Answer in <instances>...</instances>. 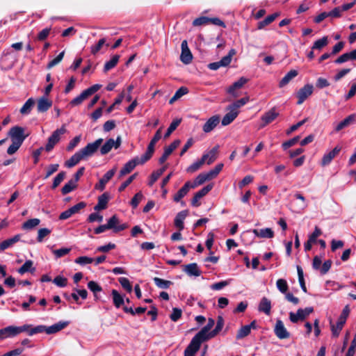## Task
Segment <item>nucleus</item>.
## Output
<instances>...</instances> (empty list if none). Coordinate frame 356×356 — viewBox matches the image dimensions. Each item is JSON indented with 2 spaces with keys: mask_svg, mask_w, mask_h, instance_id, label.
<instances>
[{
  "mask_svg": "<svg viewBox=\"0 0 356 356\" xmlns=\"http://www.w3.org/2000/svg\"><path fill=\"white\" fill-rule=\"evenodd\" d=\"M25 131V128L20 126H14L9 129L8 136L12 143L7 149L8 154H14L22 146L25 139L29 136V134H26Z\"/></svg>",
  "mask_w": 356,
  "mask_h": 356,
  "instance_id": "1",
  "label": "nucleus"
},
{
  "mask_svg": "<svg viewBox=\"0 0 356 356\" xmlns=\"http://www.w3.org/2000/svg\"><path fill=\"white\" fill-rule=\"evenodd\" d=\"M69 324L68 321H59L51 326H46L44 325H39L35 326V329L33 330L35 332L43 333L45 332L47 334H52L58 332Z\"/></svg>",
  "mask_w": 356,
  "mask_h": 356,
  "instance_id": "2",
  "label": "nucleus"
},
{
  "mask_svg": "<svg viewBox=\"0 0 356 356\" xmlns=\"http://www.w3.org/2000/svg\"><path fill=\"white\" fill-rule=\"evenodd\" d=\"M102 87L100 84H95L90 88L83 90L79 96L74 98L70 102V104L72 106H79L82 104V102L88 99L90 96L95 93L98 91Z\"/></svg>",
  "mask_w": 356,
  "mask_h": 356,
  "instance_id": "3",
  "label": "nucleus"
},
{
  "mask_svg": "<svg viewBox=\"0 0 356 356\" xmlns=\"http://www.w3.org/2000/svg\"><path fill=\"white\" fill-rule=\"evenodd\" d=\"M350 314L349 306L346 305L343 309L341 314L339 316V318L337 322L336 325H331V330L332 335L335 337H337L342 330L344 324L346 323V319Z\"/></svg>",
  "mask_w": 356,
  "mask_h": 356,
  "instance_id": "4",
  "label": "nucleus"
},
{
  "mask_svg": "<svg viewBox=\"0 0 356 356\" xmlns=\"http://www.w3.org/2000/svg\"><path fill=\"white\" fill-rule=\"evenodd\" d=\"M67 131L65 126H62L60 129H57L55 130L52 134L49 137L47 143L44 147L47 152L51 151L56 144H57L60 140V136L62 134H64Z\"/></svg>",
  "mask_w": 356,
  "mask_h": 356,
  "instance_id": "5",
  "label": "nucleus"
},
{
  "mask_svg": "<svg viewBox=\"0 0 356 356\" xmlns=\"http://www.w3.org/2000/svg\"><path fill=\"white\" fill-rule=\"evenodd\" d=\"M103 138H98L93 143H88L86 147L79 150L84 159L92 156L99 148L103 143Z\"/></svg>",
  "mask_w": 356,
  "mask_h": 356,
  "instance_id": "6",
  "label": "nucleus"
},
{
  "mask_svg": "<svg viewBox=\"0 0 356 356\" xmlns=\"http://www.w3.org/2000/svg\"><path fill=\"white\" fill-rule=\"evenodd\" d=\"M203 339L195 335L191 341L188 346L184 350V356H195L200 350L202 343L204 342Z\"/></svg>",
  "mask_w": 356,
  "mask_h": 356,
  "instance_id": "7",
  "label": "nucleus"
},
{
  "mask_svg": "<svg viewBox=\"0 0 356 356\" xmlns=\"http://www.w3.org/2000/svg\"><path fill=\"white\" fill-rule=\"evenodd\" d=\"M235 54H236V50L234 49H232L229 51L228 54L227 56H224L223 58H222V59L220 61L209 63L208 65V68L211 70H217L220 67L228 66L232 61V56Z\"/></svg>",
  "mask_w": 356,
  "mask_h": 356,
  "instance_id": "8",
  "label": "nucleus"
},
{
  "mask_svg": "<svg viewBox=\"0 0 356 356\" xmlns=\"http://www.w3.org/2000/svg\"><path fill=\"white\" fill-rule=\"evenodd\" d=\"M313 312L314 308L312 307H306L305 309H298L296 314H294L293 312L289 313V319L292 323H296L299 320L302 321L305 319L306 317Z\"/></svg>",
  "mask_w": 356,
  "mask_h": 356,
  "instance_id": "9",
  "label": "nucleus"
},
{
  "mask_svg": "<svg viewBox=\"0 0 356 356\" xmlns=\"http://www.w3.org/2000/svg\"><path fill=\"white\" fill-rule=\"evenodd\" d=\"M109 229H113L114 233H118L126 229L128 227L127 223H120V219L116 215L112 216L107 221Z\"/></svg>",
  "mask_w": 356,
  "mask_h": 356,
  "instance_id": "10",
  "label": "nucleus"
},
{
  "mask_svg": "<svg viewBox=\"0 0 356 356\" xmlns=\"http://www.w3.org/2000/svg\"><path fill=\"white\" fill-rule=\"evenodd\" d=\"M213 187V184H209L206 186L203 187L197 193H195L191 200V205L195 207H199L200 205L199 200L204 196H205L209 192H210L212 190Z\"/></svg>",
  "mask_w": 356,
  "mask_h": 356,
  "instance_id": "11",
  "label": "nucleus"
},
{
  "mask_svg": "<svg viewBox=\"0 0 356 356\" xmlns=\"http://www.w3.org/2000/svg\"><path fill=\"white\" fill-rule=\"evenodd\" d=\"M313 89L314 87L312 84H306L301 88L297 92V97L298 99L297 104H302L312 94Z\"/></svg>",
  "mask_w": 356,
  "mask_h": 356,
  "instance_id": "12",
  "label": "nucleus"
},
{
  "mask_svg": "<svg viewBox=\"0 0 356 356\" xmlns=\"http://www.w3.org/2000/svg\"><path fill=\"white\" fill-rule=\"evenodd\" d=\"M274 332L276 337L280 339H289L290 337V333L287 331L284 325L280 319L277 320Z\"/></svg>",
  "mask_w": 356,
  "mask_h": 356,
  "instance_id": "13",
  "label": "nucleus"
},
{
  "mask_svg": "<svg viewBox=\"0 0 356 356\" xmlns=\"http://www.w3.org/2000/svg\"><path fill=\"white\" fill-rule=\"evenodd\" d=\"M215 325V321L209 318L208 319L207 324L203 327L200 332H198L195 335H197L198 337L201 338L204 341H207L210 339H212L213 337H211L209 335V332H211V329Z\"/></svg>",
  "mask_w": 356,
  "mask_h": 356,
  "instance_id": "14",
  "label": "nucleus"
},
{
  "mask_svg": "<svg viewBox=\"0 0 356 356\" xmlns=\"http://www.w3.org/2000/svg\"><path fill=\"white\" fill-rule=\"evenodd\" d=\"M279 115V113L276 111L275 107L272 108L268 111L264 113L261 117V124L260 127L261 128L266 127L268 124L271 123L275 120Z\"/></svg>",
  "mask_w": 356,
  "mask_h": 356,
  "instance_id": "15",
  "label": "nucleus"
},
{
  "mask_svg": "<svg viewBox=\"0 0 356 356\" xmlns=\"http://www.w3.org/2000/svg\"><path fill=\"white\" fill-rule=\"evenodd\" d=\"M181 53L180 56V60L184 64L188 65L191 63L193 60V55L188 47L186 40H183L181 42Z\"/></svg>",
  "mask_w": 356,
  "mask_h": 356,
  "instance_id": "16",
  "label": "nucleus"
},
{
  "mask_svg": "<svg viewBox=\"0 0 356 356\" xmlns=\"http://www.w3.org/2000/svg\"><path fill=\"white\" fill-rule=\"evenodd\" d=\"M181 143V140L179 139L175 140L170 145L165 147L164 152L162 156L159 158V162L160 164H163L166 161L168 156L176 149Z\"/></svg>",
  "mask_w": 356,
  "mask_h": 356,
  "instance_id": "17",
  "label": "nucleus"
},
{
  "mask_svg": "<svg viewBox=\"0 0 356 356\" xmlns=\"http://www.w3.org/2000/svg\"><path fill=\"white\" fill-rule=\"evenodd\" d=\"M116 172V168H113L107 171L102 179H99L98 184L95 186V188L99 191H104L106 184L112 179Z\"/></svg>",
  "mask_w": 356,
  "mask_h": 356,
  "instance_id": "18",
  "label": "nucleus"
},
{
  "mask_svg": "<svg viewBox=\"0 0 356 356\" xmlns=\"http://www.w3.org/2000/svg\"><path fill=\"white\" fill-rule=\"evenodd\" d=\"M321 234V229L318 226H316L314 231L309 236L307 241L305 243L304 246L306 252L311 250L312 245L316 242H318L317 238Z\"/></svg>",
  "mask_w": 356,
  "mask_h": 356,
  "instance_id": "19",
  "label": "nucleus"
},
{
  "mask_svg": "<svg viewBox=\"0 0 356 356\" xmlns=\"http://www.w3.org/2000/svg\"><path fill=\"white\" fill-rule=\"evenodd\" d=\"M248 79L241 76L238 80L234 82L227 89V92L232 95L233 97H238V94L236 93V90L241 88L246 83H248Z\"/></svg>",
  "mask_w": 356,
  "mask_h": 356,
  "instance_id": "20",
  "label": "nucleus"
},
{
  "mask_svg": "<svg viewBox=\"0 0 356 356\" xmlns=\"http://www.w3.org/2000/svg\"><path fill=\"white\" fill-rule=\"evenodd\" d=\"M137 165H140L138 161V156L129 161L124 165L123 168L120 171L119 177L120 178L130 173L136 168Z\"/></svg>",
  "mask_w": 356,
  "mask_h": 356,
  "instance_id": "21",
  "label": "nucleus"
},
{
  "mask_svg": "<svg viewBox=\"0 0 356 356\" xmlns=\"http://www.w3.org/2000/svg\"><path fill=\"white\" fill-rule=\"evenodd\" d=\"M341 149V147L336 146L332 150L325 154L321 159V165L325 166L329 165L332 159L340 152Z\"/></svg>",
  "mask_w": 356,
  "mask_h": 356,
  "instance_id": "22",
  "label": "nucleus"
},
{
  "mask_svg": "<svg viewBox=\"0 0 356 356\" xmlns=\"http://www.w3.org/2000/svg\"><path fill=\"white\" fill-rule=\"evenodd\" d=\"M220 122V117L213 115L203 125L202 129L205 133H209L213 131Z\"/></svg>",
  "mask_w": 356,
  "mask_h": 356,
  "instance_id": "23",
  "label": "nucleus"
},
{
  "mask_svg": "<svg viewBox=\"0 0 356 356\" xmlns=\"http://www.w3.org/2000/svg\"><path fill=\"white\" fill-rule=\"evenodd\" d=\"M52 106V101L45 97H41L37 102V111L38 113L47 111Z\"/></svg>",
  "mask_w": 356,
  "mask_h": 356,
  "instance_id": "24",
  "label": "nucleus"
},
{
  "mask_svg": "<svg viewBox=\"0 0 356 356\" xmlns=\"http://www.w3.org/2000/svg\"><path fill=\"white\" fill-rule=\"evenodd\" d=\"M356 120L355 114H350L347 116L344 120L340 122L339 124L336 125L334 127V131L339 132L344 128L349 127L350 124L355 122Z\"/></svg>",
  "mask_w": 356,
  "mask_h": 356,
  "instance_id": "25",
  "label": "nucleus"
},
{
  "mask_svg": "<svg viewBox=\"0 0 356 356\" xmlns=\"http://www.w3.org/2000/svg\"><path fill=\"white\" fill-rule=\"evenodd\" d=\"M183 267V270L188 276L199 277L202 274V272L196 263H191L187 265H184Z\"/></svg>",
  "mask_w": 356,
  "mask_h": 356,
  "instance_id": "26",
  "label": "nucleus"
},
{
  "mask_svg": "<svg viewBox=\"0 0 356 356\" xmlns=\"http://www.w3.org/2000/svg\"><path fill=\"white\" fill-rule=\"evenodd\" d=\"M110 198L109 193L107 192L104 193L102 195L98 197V202L94 207V210L99 211L106 209L107 204Z\"/></svg>",
  "mask_w": 356,
  "mask_h": 356,
  "instance_id": "27",
  "label": "nucleus"
},
{
  "mask_svg": "<svg viewBox=\"0 0 356 356\" xmlns=\"http://www.w3.org/2000/svg\"><path fill=\"white\" fill-rule=\"evenodd\" d=\"M227 110L229 111V112L224 115L221 121L222 126H227L231 124L236 118L238 114V111L229 108V106L227 107Z\"/></svg>",
  "mask_w": 356,
  "mask_h": 356,
  "instance_id": "28",
  "label": "nucleus"
},
{
  "mask_svg": "<svg viewBox=\"0 0 356 356\" xmlns=\"http://www.w3.org/2000/svg\"><path fill=\"white\" fill-rule=\"evenodd\" d=\"M218 149L219 146L216 145L208 153L203 154L202 158H204V162H207L208 165H210L212 163H213L217 159Z\"/></svg>",
  "mask_w": 356,
  "mask_h": 356,
  "instance_id": "29",
  "label": "nucleus"
},
{
  "mask_svg": "<svg viewBox=\"0 0 356 356\" xmlns=\"http://www.w3.org/2000/svg\"><path fill=\"white\" fill-rule=\"evenodd\" d=\"M188 214V210H183L179 212L175 218L174 224L176 227L179 229V231H181L184 229V220Z\"/></svg>",
  "mask_w": 356,
  "mask_h": 356,
  "instance_id": "30",
  "label": "nucleus"
},
{
  "mask_svg": "<svg viewBox=\"0 0 356 356\" xmlns=\"http://www.w3.org/2000/svg\"><path fill=\"white\" fill-rule=\"evenodd\" d=\"M271 309V302L266 297H263L259 304L258 310L261 312H264L266 315L270 314Z\"/></svg>",
  "mask_w": 356,
  "mask_h": 356,
  "instance_id": "31",
  "label": "nucleus"
},
{
  "mask_svg": "<svg viewBox=\"0 0 356 356\" xmlns=\"http://www.w3.org/2000/svg\"><path fill=\"white\" fill-rule=\"evenodd\" d=\"M252 232L255 236L259 238H272L274 237V232L270 228L261 229H254Z\"/></svg>",
  "mask_w": 356,
  "mask_h": 356,
  "instance_id": "32",
  "label": "nucleus"
},
{
  "mask_svg": "<svg viewBox=\"0 0 356 356\" xmlns=\"http://www.w3.org/2000/svg\"><path fill=\"white\" fill-rule=\"evenodd\" d=\"M191 187L189 185V181H186L184 185L177 191L174 195L173 200L176 202H180V200L188 193Z\"/></svg>",
  "mask_w": 356,
  "mask_h": 356,
  "instance_id": "33",
  "label": "nucleus"
},
{
  "mask_svg": "<svg viewBox=\"0 0 356 356\" xmlns=\"http://www.w3.org/2000/svg\"><path fill=\"white\" fill-rule=\"evenodd\" d=\"M211 180V178L208 173H200L199 174L194 181L191 183L189 181V185L191 188H195V187L203 184L206 181Z\"/></svg>",
  "mask_w": 356,
  "mask_h": 356,
  "instance_id": "34",
  "label": "nucleus"
},
{
  "mask_svg": "<svg viewBox=\"0 0 356 356\" xmlns=\"http://www.w3.org/2000/svg\"><path fill=\"white\" fill-rule=\"evenodd\" d=\"M16 335L15 326L10 325L0 330V339L14 337Z\"/></svg>",
  "mask_w": 356,
  "mask_h": 356,
  "instance_id": "35",
  "label": "nucleus"
},
{
  "mask_svg": "<svg viewBox=\"0 0 356 356\" xmlns=\"http://www.w3.org/2000/svg\"><path fill=\"white\" fill-rule=\"evenodd\" d=\"M35 329V327H33L31 324H24L22 326H15L16 335L22 332H26L28 335L33 336L34 334H38V332H33Z\"/></svg>",
  "mask_w": 356,
  "mask_h": 356,
  "instance_id": "36",
  "label": "nucleus"
},
{
  "mask_svg": "<svg viewBox=\"0 0 356 356\" xmlns=\"http://www.w3.org/2000/svg\"><path fill=\"white\" fill-rule=\"evenodd\" d=\"M21 235L16 234L13 237L8 238L0 243V251H3L14 243L20 241Z\"/></svg>",
  "mask_w": 356,
  "mask_h": 356,
  "instance_id": "37",
  "label": "nucleus"
},
{
  "mask_svg": "<svg viewBox=\"0 0 356 356\" xmlns=\"http://www.w3.org/2000/svg\"><path fill=\"white\" fill-rule=\"evenodd\" d=\"M298 74V72L296 70H290L280 81L279 86L282 88L287 85L293 78Z\"/></svg>",
  "mask_w": 356,
  "mask_h": 356,
  "instance_id": "38",
  "label": "nucleus"
},
{
  "mask_svg": "<svg viewBox=\"0 0 356 356\" xmlns=\"http://www.w3.org/2000/svg\"><path fill=\"white\" fill-rule=\"evenodd\" d=\"M84 159L81 154L79 151L76 152L74 155H72L69 160H67L65 165L67 168H72L76 164H78L80 161Z\"/></svg>",
  "mask_w": 356,
  "mask_h": 356,
  "instance_id": "39",
  "label": "nucleus"
},
{
  "mask_svg": "<svg viewBox=\"0 0 356 356\" xmlns=\"http://www.w3.org/2000/svg\"><path fill=\"white\" fill-rule=\"evenodd\" d=\"M33 262L31 260H26L24 264L17 270V272L23 275L26 272L33 273L35 271V268L33 266Z\"/></svg>",
  "mask_w": 356,
  "mask_h": 356,
  "instance_id": "40",
  "label": "nucleus"
},
{
  "mask_svg": "<svg viewBox=\"0 0 356 356\" xmlns=\"http://www.w3.org/2000/svg\"><path fill=\"white\" fill-rule=\"evenodd\" d=\"M167 168L168 165H165L161 168L160 169L154 171L150 175L148 185L149 186H152L157 181V179L163 175V173L165 171Z\"/></svg>",
  "mask_w": 356,
  "mask_h": 356,
  "instance_id": "41",
  "label": "nucleus"
},
{
  "mask_svg": "<svg viewBox=\"0 0 356 356\" xmlns=\"http://www.w3.org/2000/svg\"><path fill=\"white\" fill-rule=\"evenodd\" d=\"M111 295L113 298V305H115V307L120 308L124 305V298L122 297V296L120 294V293L117 290L113 289L111 291Z\"/></svg>",
  "mask_w": 356,
  "mask_h": 356,
  "instance_id": "42",
  "label": "nucleus"
},
{
  "mask_svg": "<svg viewBox=\"0 0 356 356\" xmlns=\"http://www.w3.org/2000/svg\"><path fill=\"white\" fill-rule=\"evenodd\" d=\"M278 16L279 13H275L273 14L268 15L264 20L258 22L257 29H264L266 26L272 23Z\"/></svg>",
  "mask_w": 356,
  "mask_h": 356,
  "instance_id": "43",
  "label": "nucleus"
},
{
  "mask_svg": "<svg viewBox=\"0 0 356 356\" xmlns=\"http://www.w3.org/2000/svg\"><path fill=\"white\" fill-rule=\"evenodd\" d=\"M35 100L33 98H29L24 103L22 107L20 108V113L22 115H28L31 113L33 107L35 105Z\"/></svg>",
  "mask_w": 356,
  "mask_h": 356,
  "instance_id": "44",
  "label": "nucleus"
},
{
  "mask_svg": "<svg viewBox=\"0 0 356 356\" xmlns=\"http://www.w3.org/2000/svg\"><path fill=\"white\" fill-rule=\"evenodd\" d=\"M188 93V88L185 86L180 87L175 93V95L169 100V104H172L181 98L183 95Z\"/></svg>",
  "mask_w": 356,
  "mask_h": 356,
  "instance_id": "45",
  "label": "nucleus"
},
{
  "mask_svg": "<svg viewBox=\"0 0 356 356\" xmlns=\"http://www.w3.org/2000/svg\"><path fill=\"white\" fill-rule=\"evenodd\" d=\"M120 59V56L114 55L109 61L106 62L104 66V72H107L116 66Z\"/></svg>",
  "mask_w": 356,
  "mask_h": 356,
  "instance_id": "46",
  "label": "nucleus"
},
{
  "mask_svg": "<svg viewBox=\"0 0 356 356\" xmlns=\"http://www.w3.org/2000/svg\"><path fill=\"white\" fill-rule=\"evenodd\" d=\"M153 280L156 286L160 289H166L173 284L171 281L165 280L157 277H154Z\"/></svg>",
  "mask_w": 356,
  "mask_h": 356,
  "instance_id": "47",
  "label": "nucleus"
},
{
  "mask_svg": "<svg viewBox=\"0 0 356 356\" xmlns=\"http://www.w3.org/2000/svg\"><path fill=\"white\" fill-rule=\"evenodd\" d=\"M224 325V319L221 316H218L216 327L209 332L211 337H215L222 329Z\"/></svg>",
  "mask_w": 356,
  "mask_h": 356,
  "instance_id": "48",
  "label": "nucleus"
},
{
  "mask_svg": "<svg viewBox=\"0 0 356 356\" xmlns=\"http://www.w3.org/2000/svg\"><path fill=\"white\" fill-rule=\"evenodd\" d=\"M328 44L327 36H324L322 38L317 40L313 44L312 47V49H316L321 51L323 47H326Z\"/></svg>",
  "mask_w": 356,
  "mask_h": 356,
  "instance_id": "49",
  "label": "nucleus"
},
{
  "mask_svg": "<svg viewBox=\"0 0 356 356\" xmlns=\"http://www.w3.org/2000/svg\"><path fill=\"white\" fill-rule=\"evenodd\" d=\"M154 152V149L149 147L147 146V149L146 152L141 156V157H138V161L140 165L144 164L147 161H149L153 156Z\"/></svg>",
  "mask_w": 356,
  "mask_h": 356,
  "instance_id": "50",
  "label": "nucleus"
},
{
  "mask_svg": "<svg viewBox=\"0 0 356 356\" xmlns=\"http://www.w3.org/2000/svg\"><path fill=\"white\" fill-rule=\"evenodd\" d=\"M40 222V219L38 218H31L22 224V228L24 230L32 229L35 227L38 226Z\"/></svg>",
  "mask_w": 356,
  "mask_h": 356,
  "instance_id": "51",
  "label": "nucleus"
},
{
  "mask_svg": "<svg viewBox=\"0 0 356 356\" xmlns=\"http://www.w3.org/2000/svg\"><path fill=\"white\" fill-rule=\"evenodd\" d=\"M113 145H114V139H113V138L108 139L106 141V143L100 148L101 154L105 155V154H108L113 147Z\"/></svg>",
  "mask_w": 356,
  "mask_h": 356,
  "instance_id": "52",
  "label": "nucleus"
},
{
  "mask_svg": "<svg viewBox=\"0 0 356 356\" xmlns=\"http://www.w3.org/2000/svg\"><path fill=\"white\" fill-rule=\"evenodd\" d=\"M181 122V118H177L174 120L171 124H170L169 127L168 128L165 134H164V138H168L171 134L177 128V127L180 124Z\"/></svg>",
  "mask_w": 356,
  "mask_h": 356,
  "instance_id": "53",
  "label": "nucleus"
},
{
  "mask_svg": "<svg viewBox=\"0 0 356 356\" xmlns=\"http://www.w3.org/2000/svg\"><path fill=\"white\" fill-rule=\"evenodd\" d=\"M204 163V158H201V159L195 161V163L189 165L186 168V172L188 173H193L198 170Z\"/></svg>",
  "mask_w": 356,
  "mask_h": 356,
  "instance_id": "54",
  "label": "nucleus"
},
{
  "mask_svg": "<svg viewBox=\"0 0 356 356\" xmlns=\"http://www.w3.org/2000/svg\"><path fill=\"white\" fill-rule=\"evenodd\" d=\"M88 288L94 293L96 299L98 298L97 293L102 291V286L95 281H90L88 283Z\"/></svg>",
  "mask_w": 356,
  "mask_h": 356,
  "instance_id": "55",
  "label": "nucleus"
},
{
  "mask_svg": "<svg viewBox=\"0 0 356 356\" xmlns=\"http://www.w3.org/2000/svg\"><path fill=\"white\" fill-rule=\"evenodd\" d=\"M297 272H298V281L300 283V286L302 290L305 293H307V287H306L305 282V279H304L303 270H302V268L300 266H297Z\"/></svg>",
  "mask_w": 356,
  "mask_h": 356,
  "instance_id": "56",
  "label": "nucleus"
},
{
  "mask_svg": "<svg viewBox=\"0 0 356 356\" xmlns=\"http://www.w3.org/2000/svg\"><path fill=\"white\" fill-rule=\"evenodd\" d=\"M66 176V172L65 171L60 172L54 179L53 184L51 186V189L56 188L64 180Z\"/></svg>",
  "mask_w": 356,
  "mask_h": 356,
  "instance_id": "57",
  "label": "nucleus"
},
{
  "mask_svg": "<svg viewBox=\"0 0 356 356\" xmlns=\"http://www.w3.org/2000/svg\"><path fill=\"white\" fill-rule=\"evenodd\" d=\"M249 101V97H243L240 99L235 101L233 104L229 105V108L235 111L244 106Z\"/></svg>",
  "mask_w": 356,
  "mask_h": 356,
  "instance_id": "58",
  "label": "nucleus"
},
{
  "mask_svg": "<svg viewBox=\"0 0 356 356\" xmlns=\"http://www.w3.org/2000/svg\"><path fill=\"white\" fill-rule=\"evenodd\" d=\"M250 329L249 328V326L244 325L242 326L237 332L236 338V339H241L247 336H248L250 334Z\"/></svg>",
  "mask_w": 356,
  "mask_h": 356,
  "instance_id": "59",
  "label": "nucleus"
},
{
  "mask_svg": "<svg viewBox=\"0 0 356 356\" xmlns=\"http://www.w3.org/2000/svg\"><path fill=\"white\" fill-rule=\"evenodd\" d=\"M276 285L278 290L282 293H286L289 289L287 282L284 279H279L276 282Z\"/></svg>",
  "mask_w": 356,
  "mask_h": 356,
  "instance_id": "60",
  "label": "nucleus"
},
{
  "mask_svg": "<svg viewBox=\"0 0 356 356\" xmlns=\"http://www.w3.org/2000/svg\"><path fill=\"white\" fill-rule=\"evenodd\" d=\"M118 282L121 284L123 289H124L127 292L131 293L132 291V286L127 277H120L118 278Z\"/></svg>",
  "mask_w": 356,
  "mask_h": 356,
  "instance_id": "61",
  "label": "nucleus"
},
{
  "mask_svg": "<svg viewBox=\"0 0 356 356\" xmlns=\"http://www.w3.org/2000/svg\"><path fill=\"white\" fill-rule=\"evenodd\" d=\"M51 230L48 228H41L38 232L37 241L41 243L44 238L48 236Z\"/></svg>",
  "mask_w": 356,
  "mask_h": 356,
  "instance_id": "62",
  "label": "nucleus"
},
{
  "mask_svg": "<svg viewBox=\"0 0 356 356\" xmlns=\"http://www.w3.org/2000/svg\"><path fill=\"white\" fill-rule=\"evenodd\" d=\"M143 198V195L141 192L137 193L131 200V205L134 209H136L140 203V202Z\"/></svg>",
  "mask_w": 356,
  "mask_h": 356,
  "instance_id": "63",
  "label": "nucleus"
},
{
  "mask_svg": "<svg viewBox=\"0 0 356 356\" xmlns=\"http://www.w3.org/2000/svg\"><path fill=\"white\" fill-rule=\"evenodd\" d=\"M53 282L59 287H65L67 284V279L60 275L56 276Z\"/></svg>",
  "mask_w": 356,
  "mask_h": 356,
  "instance_id": "64",
  "label": "nucleus"
}]
</instances>
